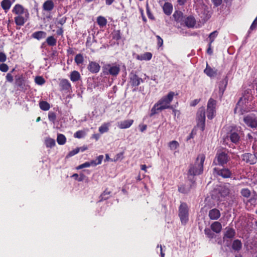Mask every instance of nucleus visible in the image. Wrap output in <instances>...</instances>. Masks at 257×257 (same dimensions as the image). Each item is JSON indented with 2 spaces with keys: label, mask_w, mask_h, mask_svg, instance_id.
<instances>
[{
  "label": "nucleus",
  "mask_w": 257,
  "mask_h": 257,
  "mask_svg": "<svg viewBox=\"0 0 257 257\" xmlns=\"http://www.w3.org/2000/svg\"><path fill=\"white\" fill-rule=\"evenodd\" d=\"M175 93L170 91L167 95L164 96L156 103L151 110L150 116H153L164 109H173L171 103L172 101Z\"/></svg>",
  "instance_id": "nucleus-1"
},
{
  "label": "nucleus",
  "mask_w": 257,
  "mask_h": 257,
  "mask_svg": "<svg viewBox=\"0 0 257 257\" xmlns=\"http://www.w3.org/2000/svg\"><path fill=\"white\" fill-rule=\"evenodd\" d=\"M252 99V96L247 93L241 97L238 101L235 108H234V113L242 115L245 112H247L251 109L250 101Z\"/></svg>",
  "instance_id": "nucleus-2"
},
{
  "label": "nucleus",
  "mask_w": 257,
  "mask_h": 257,
  "mask_svg": "<svg viewBox=\"0 0 257 257\" xmlns=\"http://www.w3.org/2000/svg\"><path fill=\"white\" fill-rule=\"evenodd\" d=\"M12 12L17 15L15 17V22L18 26H23L28 21L29 18V13L27 9H25L22 5L17 4L14 7Z\"/></svg>",
  "instance_id": "nucleus-3"
},
{
  "label": "nucleus",
  "mask_w": 257,
  "mask_h": 257,
  "mask_svg": "<svg viewBox=\"0 0 257 257\" xmlns=\"http://www.w3.org/2000/svg\"><path fill=\"white\" fill-rule=\"evenodd\" d=\"M205 159L204 154H199L196 158L194 164L190 165L188 170V175L195 176L201 174L203 171V164Z\"/></svg>",
  "instance_id": "nucleus-4"
},
{
  "label": "nucleus",
  "mask_w": 257,
  "mask_h": 257,
  "mask_svg": "<svg viewBox=\"0 0 257 257\" xmlns=\"http://www.w3.org/2000/svg\"><path fill=\"white\" fill-rule=\"evenodd\" d=\"M194 7L200 18L204 21L208 20L211 17L208 7L203 4L201 0H194Z\"/></svg>",
  "instance_id": "nucleus-5"
},
{
  "label": "nucleus",
  "mask_w": 257,
  "mask_h": 257,
  "mask_svg": "<svg viewBox=\"0 0 257 257\" xmlns=\"http://www.w3.org/2000/svg\"><path fill=\"white\" fill-rule=\"evenodd\" d=\"M103 71L105 74L116 76L120 71V67L115 63L107 64L103 67Z\"/></svg>",
  "instance_id": "nucleus-6"
},
{
  "label": "nucleus",
  "mask_w": 257,
  "mask_h": 257,
  "mask_svg": "<svg viewBox=\"0 0 257 257\" xmlns=\"http://www.w3.org/2000/svg\"><path fill=\"white\" fill-rule=\"evenodd\" d=\"M197 127L202 132L205 129V112L204 107L200 108L197 113Z\"/></svg>",
  "instance_id": "nucleus-7"
},
{
  "label": "nucleus",
  "mask_w": 257,
  "mask_h": 257,
  "mask_svg": "<svg viewBox=\"0 0 257 257\" xmlns=\"http://www.w3.org/2000/svg\"><path fill=\"white\" fill-rule=\"evenodd\" d=\"M229 158L225 152H217L214 159L213 164L215 165L223 166L229 161Z\"/></svg>",
  "instance_id": "nucleus-8"
},
{
  "label": "nucleus",
  "mask_w": 257,
  "mask_h": 257,
  "mask_svg": "<svg viewBox=\"0 0 257 257\" xmlns=\"http://www.w3.org/2000/svg\"><path fill=\"white\" fill-rule=\"evenodd\" d=\"M216 101L210 98L207 105V116L208 119H211L215 115Z\"/></svg>",
  "instance_id": "nucleus-9"
},
{
  "label": "nucleus",
  "mask_w": 257,
  "mask_h": 257,
  "mask_svg": "<svg viewBox=\"0 0 257 257\" xmlns=\"http://www.w3.org/2000/svg\"><path fill=\"white\" fill-rule=\"evenodd\" d=\"M243 121L247 126L257 130V118L254 114H250L245 116Z\"/></svg>",
  "instance_id": "nucleus-10"
},
{
  "label": "nucleus",
  "mask_w": 257,
  "mask_h": 257,
  "mask_svg": "<svg viewBox=\"0 0 257 257\" xmlns=\"http://www.w3.org/2000/svg\"><path fill=\"white\" fill-rule=\"evenodd\" d=\"M179 217L182 223L186 224L188 220V209L185 203H181L179 207Z\"/></svg>",
  "instance_id": "nucleus-11"
},
{
  "label": "nucleus",
  "mask_w": 257,
  "mask_h": 257,
  "mask_svg": "<svg viewBox=\"0 0 257 257\" xmlns=\"http://www.w3.org/2000/svg\"><path fill=\"white\" fill-rule=\"evenodd\" d=\"M213 173L221 176L224 178H228L231 177V172L227 168H223L222 169H219L218 168H214L213 170Z\"/></svg>",
  "instance_id": "nucleus-12"
},
{
  "label": "nucleus",
  "mask_w": 257,
  "mask_h": 257,
  "mask_svg": "<svg viewBox=\"0 0 257 257\" xmlns=\"http://www.w3.org/2000/svg\"><path fill=\"white\" fill-rule=\"evenodd\" d=\"M242 159L247 163L254 164L256 162L257 158L255 155L250 153H245L242 155Z\"/></svg>",
  "instance_id": "nucleus-13"
},
{
  "label": "nucleus",
  "mask_w": 257,
  "mask_h": 257,
  "mask_svg": "<svg viewBox=\"0 0 257 257\" xmlns=\"http://www.w3.org/2000/svg\"><path fill=\"white\" fill-rule=\"evenodd\" d=\"M16 83L22 90H26L29 88L28 82L22 77L17 78L16 80Z\"/></svg>",
  "instance_id": "nucleus-14"
},
{
  "label": "nucleus",
  "mask_w": 257,
  "mask_h": 257,
  "mask_svg": "<svg viewBox=\"0 0 257 257\" xmlns=\"http://www.w3.org/2000/svg\"><path fill=\"white\" fill-rule=\"evenodd\" d=\"M229 138L231 142L236 144L239 141L240 137L237 132L234 130H231L230 133H229L226 136V138L224 139V141L225 142L226 139L228 140Z\"/></svg>",
  "instance_id": "nucleus-15"
},
{
  "label": "nucleus",
  "mask_w": 257,
  "mask_h": 257,
  "mask_svg": "<svg viewBox=\"0 0 257 257\" xmlns=\"http://www.w3.org/2000/svg\"><path fill=\"white\" fill-rule=\"evenodd\" d=\"M231 186L229 183H226L220 187L219 189V193L222 197H225L227 196L230 191V188Z\"/></svg>",
  "instance_id": "nucleus-16"
},
{
  "label": "nucleus",
  "mask_w": 257,
  "mask_h": 257,
  "mask_svg": "<svg viewBox=\"0 0 257 257\" xmlns=\"http://www.w3.org/2000/svg\"><path fill=\"white\" fill-rule=\"evenodd\" d=\"M228 83V79L226 77L223 79H222L218 84L219 87V95L220 97H221L223 93L226 89L227 84Z\"/></svg>",
  "instance_id": "nucleus-17"
},
{
  "label": "nucleus",
  "mask_w": 257,
  "mask_h": 257,
  "mask_svg": "<svg viewBox=\"0 0 257 257\" xmlns=\"http://www.w3.org/2000/svg\"><path fill=\"white\" fill-rule=\"evenodd\" d=\"M87 68L91 73H96L99 72L100 66L98 63L92 61L89 62Z\"/></svg>",
  "instance_id": "nucleus-18"
},
{
  "label": "nucleus",
  "mask_w": 257,
  "mask_h": 257,
  "mask_svg": "<svg viewBox=\"0 0 257 257\" xmlns=\"http://www.w3.org/2000/svg\"><path fill=\"white\" fill-rule=\"evenodd\" d=\"M152 54L150 52H145L142 54L135 55V58L140 61H149L152 59Z\"/></svg>",
  "instance_id": "nucleus-19"
},
{
  "label": "nucleus",
  "mask_w": 257,
  "mask_h": 257,
  "mask_svg": "<svg viewBox=\"0 0 257 257\" xmlns=\"http://www.w3.org/2000/svg\"><path fill=\"white\" fill-rule=\"evenodd\" d=\"M204 72L208 76H209L210 77H215L216 75L217 72V70L215 68H211L207 63L206 67L204 69Z\"/></svg>",
  "instance_id": "nucleus-20"
},
{
  "label": "nucleus",
  "mask_w": 257,
  "mask_h": 257,
  "mask_svg": "<svg viewBox=\"0 0 257 257\" xmlns=\"http://www.w3.org/2000/svg\"><path fill=\"white\" fill-rule=\"evenodd\" d=\"M133 119L124 120L118 123V127L121 129H125L130 127L133 123Z\"/></svg>",
  "instance_id": "nucleus-21"
},
{
  "label": "nucleus",
  "mask_w": 257,
  "mask_h": 257,
  "mask_svg": "<svg viewBox=\"0 0 257 257\" xmlns=\"http://www.w3.org/2000/svg\"><path fill=\"white\" fill-rule=\"evenodd\" d=\"M209 216L210 219L216 220L220 216V211L217 209H212L209 212Z\"/></svg>",
  "instance_id": "nucleus-22"
},
{
  "label": "nucleus",
  "mask_w": 257,
  "mask_h": 257,
  "mask_svg": "<svg viewBox=\"0 0 257 257\" xmlns=\"http://www.w3.org/2000/svg\"><path fill=\"white\" fill-rule=\"evenodd\" d=\"M14 2L15 0H3L1 2V6L2 8L7 12L10 9Z\"/></svg>",
  "instance_id": "nucleus-23"
},
{
  "label": "nucleus",
  "mask_w": 257,
  "mask_h": 257,
  "mask_svg": "<svg viewBox=\"0 0 257 257\" xmlns=\"http://www.w3.org/2000/svg\"><path fill=\"white\" fill-rule=\"evenodd\" d=\"M54 7V3L52 0L46 1L43 5V10L45 11H52Z\"/></svg>",
  "instance_id": "nucleus-24"
},
{
  "label": "nucleus",
  "mask_w": 257,
  "mask_h": 257,
  "mask_svg": "<svg viewBox=\"0 0 257 257\" xmlns=\"http://www.w3.org/2000/svg\"><path fill=\"white\" fill-rule=\"evenodd\" d=\"M60 86L62 89L64 90H69L71 87L70 83L66 79H63L61 80Z\"/></svg>",
  "instance_id": "nucleus-25"
},
{
  "label": "nucleus",
  "mask_w": 257,
  "mask_h": 257,
  "mask_svg": "<svg viewBox=\"0 0 257 257\" xmlns=\"http://www.w3.org/2000/svg\"><path fill=\"white\" fill-rule=\"evenodd\" d=\"M211 228L214 232L219 233L222 229L221 224L217 221L214 222L211 225Z\"/></svg>",
  "instance_id": "nucleus-26"
},
{
  "label": "nucleus",
  "mask_w": 257,
  "mask_h": 257,
  "mask_svg": "<svg viewBox=\"0 0 257 257\" xmlns=\"http://www.w3.org/2000/svg\"><path fill=\"white\" fill-rule=\"evenodd\" d=\"M235 234V230L232 228H227L226 231L223 236V239L225 240L226 238H233Z\"/></svg>",
  "instance_id": "nucleus-27"
},
{
  "label": "nucleus",
  "mask_w": 257,
  "mask_h": 257,
  "mask_svg": "<svg viewBox=\"0 0 257 257\" xmlns=\"http://www.w3.org/2000/svg\"><path fill=\"white\" fill-rule=\"evenodd\" d=\"M70 78L72 82L77 81L81 78L80 74L77 71L74 70L71 72Z\"/></svg>",
  "instance_id": "nucleus-28"
},
{
  "label": "nucleus",
  "mask_w": 257,
  "mask_h": 257,
  "mask_svg": "<svg viewBox=\"0 0 257 257\" xmlns=\"http://www.w3.org/2000/svg\"><path fill=\"white\" fill-rule=\"evenodd\" d=\"M232 248L235 251H239L242 248L241 241L239 239L234 240L232 242Z\"/></svg>",
  "instance_id": "nucleus-29"
},
{
  "label": "nucleus",
  "mask_w": 257,
  "mask_h": 257,
  "mask_svg": "<svg viewBox=\"0 0 257 257\" xmlns=\"http://www.w3.org/2000/svg\"><path fill=\"white\" fill-rule=\"evenodd\" d=\"M46 36V33L44 31H37L32 34L33 38L40 40Z\"/></svg>",
  "instance_id": "nucleus-30"
},
{
  "label": "nucleus",
  "mask_w": 257,
  "mask_h": 257,
  "mask_svg": "<svg viewBox=\"0 0 257 257\" xmlns=\"http://www.w3.org/2000/svg\"><path fill=\"white\" fill-rule=\"evenodd\" d=\"M163 8L164 12L167 15H170L172 12L173 7L170 3H165Z\"/></svg>",
  "instance_id": "nucleus-31"
},
{
  "label": "nucleus",
  "mask_w": 257,
  "mask_h": 257,
  "mask_svg": "<svg viewBox=\"0 0 257 257\" xmlns=\"http://www.w3.org/2000/svg\"><path fill=\"white\" fill-rule=\"evenodd\" d=\"M185 23L188 27L192 28L195 25L196 21L194 17L190 16L185 19Z\"/></svg>",
  "instance_id": "nucleus-32"
},
{
  "label": "nucleus",
  "mask_w": 257,
  "mask_h": 257,
  "mask_svg": "<svg viewBox=\"0 0 257 257\" xmlns=\"http://www.w3.org/2000/svg\"><path fill=\"white\" fill-rule=\"evenodd\" d=\"M142 79L136 75H133L131 77V83L133 86H137L140 85Z\"/></svg>",
  "instance_id": "nucleus-33"
},
{
  "label": "nucleus",
  "mask_w": 257,
  "mask_h": 257,
  "mask_svg": "<svg viewBox=\"0 0 257 257\" xmlns=\"http://www.w3.org/2000/svg\"><path fill=\"white\" fill-rule=\"evenodd\" d=\"M45 144L46 147L51 148L55 146L56 143L54 139L47 138L45 140Z\"/></svg>",
  "instance_id": "nucleus-34"
},
{
  "label": "nucleus",
  "mask_w": 257,
  "mask_h": 257,
  "mask_svg": "<svg viewBox=\"0 0 257 257\" xmlns=\"http://www.w3.org/2000/svg\"><path fill=\"white\" fill-rule=\"evenodd\" d=\"M97 22L100 27H103L106 26L107 20L104 17L99 16L97 18Z\"/></svg>",
  "instance_id": "nucleus-35"
},
{
  "label": "nucleus",
  "mask_w": 257,
  "mask_h": 257,
  "mask_svg": "<svg viewBox=\"0 0 257 257\" xmlns=\"http://www.w3.org/2000/svg\"><path fill=\"white\" fill-rule=\"evenodd\" d=\"M66 139L64 135L58 134L57 138V142L60 145H63L66 143Z\"/></svg>",
  "instance_id": "nucleus-36"
},
{
  "label": "nucleus",
  "mask_w": 257,
  "mask_h": 257,
  "mask_svg": "<svg viewBox=\"0 0 257 257\" xmlns=\"http://www.w3.org/2000/svg\"><path fill=\"white\" fill-rule=\"evenodd\" d=\"M46 42L50 46H54L56 45L57 40L53 36H49L46 39Z\"/></svg>",
  "instance_id": "nucleus-37"
},
{
  "label": "nucleus",
  "mask_w": 257,
  "mask_h": 257,
  "mask_svg": "<svg viewBox=\"0 0 257 257\" xmlns=\"http://www.w3.org/2000/svg\"><path fill=\"white\" fill-rule=\"evenodd\" d=\"M40 108L45 111L48 110L50 109V104L45 101H42L39 103Z\"/></svg>",
  "instance_id": "nucleus-38"
},
{
  "label": "nucleus",
  "mask_w": 257,
  "mask_h": 257,
  "mask_svg": "<svg viewBox=\"0 0 257 257\" xmlns=\"http://www.w3.org/2000/svg\"><path fill=\"white\" fill-rule=\"evenodd\" d=\"M110 124L108 123H105L101 125L99 127V131L101 134H103L104 133L107 132L108 131V127Z\"/></svg>",
  "instance_id": "nucleus-39"
},
{
  "label": "nucleus",
  "mask_w": 257,
  "mask_h": 257,
  "mask_svg": "<svg viewBox=\"0 0 257 257\" xmlns=\"http://www.w3.org/2000/svg\"><path fill=\"white\" fill-rule=\"evenodd\" d=\"M179 146V144L176 141H172L169 143V147L172 151L175 150Z\"/></svg>",
  "instance_id": "nucleus-40"
},
{
  "label": "nucleus",
  "mask_w": 257,
  "mask_h": 257,
  "mask_svg": "<svg viewBox=\"0 0 257 257\" xmlns=\"http://www.w3.org/2000/svg\"><path fill=\"white\" fill-rule=\"evenodd\" d=\"M218 35V32L217 31H214L213 32L211 33L209 35V41L210 44H212L214 41L215 39Z\"/></svg>",
  "instance_id": "nucleus-41"
},
{
  "label": "nucleus",
  "mask_w": 257,
  "mask_h": 257,
  "mask_svg": "<svg viewBox=\"0 0 257 257\" xmlns=\"http://www.w3.org/2000/svg\"><path fill=\"white\" fill-rule=\"evenodd\" d=\"M35 81L36 84L42 85L45 82V79L41 76H37L35 79Z\"/></svg>",
  "instance_id": "nucleus-42"
},
{
  "label": "nucleus",
  "mask_w": 257,
  "mask_h": 257,
  "mask_svg": "<svg viewBox=\"0 0 257 257\" xmlns=\"http://www.w3.org/2000/svg\"><path fill=\"white\" fill-rule=\"evenodd\" d=\"M75 62L77 64H80L82 63L83 62V57L81 54H77L75 57Z\"/></svg>",
  "instance_id": "nucleus-43"
},
{
  "label": "nucleus",
  "mask_w": 257,
  "mask_h": 257,
  "mask_svg": "<svg viewBox=\"0 0 257 257\" xmlns=\"http://www.w3.org/2000/svg\"><path fill=\"white\" fill-rule=\"evenodd\" d=\"M85 136V133L83 131H77L74 135L75 138L78 139L84 138Z\"/></svg>",
  "instance_id": "nucleus-44"
},
{
  "label": "nucleus",
  "mask_w": 257,
  "mask_h": 257,
  "mask_svg": "<svg viewBox=\"0 0 257 257\" xmlns=\"http://www.w3.org/2000/svg\"><path fill=\"white\" fill-rule=\"evenodd\" d=\"M48 118L50 121L54 123L56 119L55 113L52 111H50L48 113Z\"/></svg>",
  "instance_id": "nucleus-45"
},
{
  "label": "nucleus",
  "mask_w": 257,
  "mask_h": 257,
  "mask_svg": "<svg viewBox=\"0 0 257 257\" xmlns=\"http://www.w3.org/2000/svg\"><path fill=\"white\" fill-rule=\"evenodd\" d=\"M205 234L210 238L214 237V234L212 232L211 230L209 228H205L204 229Z\"/></svg>",
  "instance_id": "nucleus-46"
},
{
  "label": "nucleus",
  "mask_w": 257,
  "mask_h": 257,
  "mask_svg": "<svg viewBox=\"0 0 257 257\" xmlns=\"http://www.w3.org/2000/svg\"><path fill=\"white\" fill-rule=\"evenodd\" d=\"M241 195L246 198H248L250 195V192L248 189H243L241 191Z\"/></svg>",
  "instance_id": "nucleus-47"
},
{
  "label": "nucleus",
  "mask_w": 257,
  "mask_h": 257,
  "mask_svg": "<svg viewBox=\"0 0 257 257\" xmlns=\"http://www.w3.org/2000/svg\"><path fill=\"white\" fill-rule=\"evenodd\" d=\"M80 151V148H77L75 149L74 150L70 151L69 153L68 156L69 157H72V156L77 154V153H78Z\"/></svg>",
  "instance_id": "nucleus-48"
},
{
  "label": "nucleus",
  "mask_w": 257,
  "mask_h": 257,
  "mask_svg": "<svg viewBox=\"0 0 257 257\" xmlns=\"http://www.w3.org/2000/svg\"><path fill=\"white\" fill-rule=\"evenodd\" d=\"M90 167V164H89V162H86L83 164H82L77 167V169H81L84 168H88Z\"/></svg>",
  "instance_id": "nucleus-49"
},
{
  "label": "nucleus",
  "mask_w": 257,
  "mask_h": 257,
  "mask_svg": "<svg viewBox=\"0 0 257 257\" xmlns=\"http://www.w3.org/2000/svg\"><path fill=\"white\" fill-rule=\"evenodd\" d=\"M9 67L8 65L5 63L0 64V70L2 72H6L8 70Z\"/></svg>",
  "instance_id": "nucleus-50"
},
{
  "label": "nucleus",
  "mask_w": 257,
  "mask_h": 257,
  "mask_svg": "<svg viewBox=\"0 0 257 257\" xmlns=\"http://www.w3.org/2000/svg\"><path fill=\"white\" fill-rule=\"evenodd\" d=\"M257 27V17L253 21V23H252L251 25L250 26V27L249 28V32L250 31H252L254 30Z\"/></svg>",
  "instance_id": "nucleus-51"
},
{
  "label": "nucleus",
  "mask_w": 257,
  "mask_h": 257,
  "mask_svg": "<svg viewBox=\"0 0 257 257\" xmlns=\"http://www.w3.org/2000/svg\"><path fill=\"white\" fill-rule=\"evenodd\" d=\"M156 38L157 39V44L158 46L160 47L163 44V39L158 35L156 36Z\"/></svg>",
  "instance_id": "nucleus-52"
},
{
  "label": "nucleus",
  "mask_w": 257,
  "mask_h": 257,
  "mask_svg": "<svg viewBox=\"0 0 257 257\" xmlns=\"http://www.w3.org/2000/svg\"><path fill=\"white\" fill-rule=\"evenodd\" d=\"M109 191H104V192L102 194V195H101V197L102 198H101V200L102 199H106L108 198V195L109 194Z\"/></svg>",
  "instance_id": "nucleus-53"
},
{
  "label": "nucleus",
  "mask_w": 257,
  "mask_h": 257,
  "mask_svg": "<svg viewBox=\"0 0 257 257\" xmlns=\"http://www.w3.org/2000/svg\"><path fill=\"white\" fill-rule=\"evenodd\" d=\"M6 55L3 52H0V62H4L6 60Z\"/></svg>",
  "instance_id": "nucleus-54"
},
{
  "label": "nucleus",
  "mask_w": 257,
  "mask_h": 257,
  "mask_svg": "<svg viewBox=\"0 0 257 257\" xmlns=\"http://www.w3.org/2000/svg\"><path fill=\"white\" fill-rule=\"evenodd\" d=\"M6 79L8 81L12 82L13 81V76L11 73H8L6 76Z\"/></svg>",
  "instance_id": "nucleus-55"
},
{
  "label": "nucleus",
  "mask_w": 257,
  "mask_h": 257,
  "mask_svg": "<svg viewBox=\"0 0 257 257\" xmlns=\"http://www.w3.org/2000/svg\"><path fill=\"white\" fill-rule=\"evenodd\" d=\"M103 159V155H99L98 157H97V159L95 160V161H96L97 165H99L101 163Z\"/></svg>",
  "instance_id": "nucleus-56"
},
{
  "label": "nucleus",
  "mask_w": 257,
  "mask_h": 257,
  "mask_svg": "<svg viewBox=\"0 0 257 257\" xmlns=\"http://www.w3.org/2000/svg\"><path fill=\"white\" fill-rule=\"evenodd\" d=\"M214 5L216 7H218L221 5L222 0H211Z\"/></svg>",
  "instance_id": "nucleus-57"
},
{
  "label": "nucleus",
  "mask_w": 257,
  "mask_h": 257,
  "mask_svg": "<svg viewBox=\"0 0 257 257\" xmlns=\"http://www.w3.org/2000/svg\"><path fill=\"white\" fill-rule=\"evenodd\" d=\"M211 44L210 43L208 44V48L207 50V53L209 55H212L213 53V50L211 48Z\"/></svg>",
  "instance_id": "nucleus-58"
},
{
  "label": "nucleus",
  "mask_w": 257,
  "mask_h": 257,
  "mask_svg": "<svg viewBox=\"0 0 257 257\" xmlns=\"http://www.w3.org/2000/svg\"><path fill=\"white\" fill-rule=\"evenodd\" d=\"M140 130L141 132H143L147 128V125L145 124L140 125H139Z\"/></svg>",
  "instance_id": "nucleus-59"
},
{
  "label": "nucleus",
  "mask_w": 257,
  "mask_h": 257,
  "mask_svg": "<svg viewBox=\"0 0 257 257\" xmlns=\"http://www.w3.org/2000/svg\"><path fill=\"white\" fill-rule=\"evenodd\" d=\"M84 178H85V175L83 174H81L80 175V176L78 177V178L77 179V181H78L79 182L82 181L84 180Z\"/></svg>",
  "instance_id": "nucleus-60"
},
{
  "label": "nucleus",
  "mask_w": 257,
  "mask_h": 257,
  "mask_svg": "<svg viewBox=\"0 0 257 257\" xmlns=\"http://www.w3.org/2000/svg\"><path fill=\"white\" fill-rule=\"evenodd\" d=\"M89 164H90V166H96L97 165L96 161L95 160H92L90 162H89Z\"/></svg>",
  "instance_id": "nucleus-61"
},
{
  "label": "nucleus",
  "mask_w": 257,
  "mask_h": 257,
  "mask_svg": "<svg viewBox=\"0 0 257 257\" xmlns=\"http://www.w3.org/2000/svg\"><path fill=\"white\" fill-rule=\"evenodd\" d=\"M160 247V253H161V257H164L165 256V253L163 252V249H162V246L161 245H160V246L158 245L157 246V247Z\"/></svg>",
  "instance_id": "nucleus-62"
},
{
  "label": "nucleus",
  "mask_w": 257,
  "mask_h": 257,
  "mask_svg": "<svg viewBox=\"0 0 257 257\" xmlns=\"http://www.w3.org/2000/svg\"><path fill=\"white\" fill-rule=\"evenodd\" d=\"M56 33L58 35H62L63 33V31L62 28H60L57 31Z\"/></svg>",
  "instance_id": "nucleus-63"
},
{
  "label": "nucleus",
  "mask_w": 257,
  "mask_h": 257,
  "mask_svg": "<svg viewBox=\"0 0 257 257\" xmlns=\"http://www.w3.org/2000/svg\"><path fill=\"white\" fill-rule=\"evenodd\" d=\"M178 4L180 5H183L186 2V0H177Z\"/></svg>",
  "instance_id": "nucleus-64"
}]
</instances>
